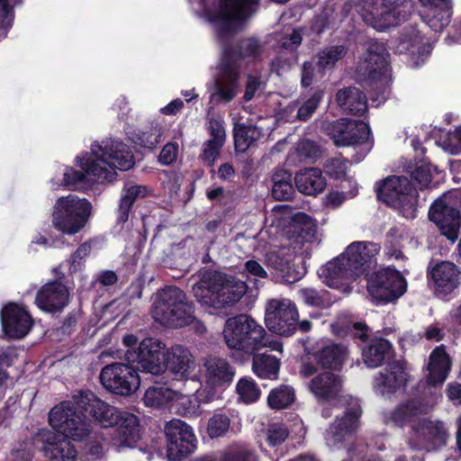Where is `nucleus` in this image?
<instances>
[{"label":"nucleus","instance_id":"nucleus-39","mask_svg":"<svg viewBox=\"0 0 461 461\" xmlns=\"http://www.w3.org/2000/svg\"><path fill=\"white\" fill-rule=\"evenodd\" d=\"M92 154L95 157V159L87 153L82 158L77 157V166L86 172V176H93V180L95 182L112 181L113 173L106 167L107 165L100 160V155L97 154L95 149H92Z\"/></svg>","mask_w":461,"mask_h":461},{"label":"nucleus","instance_id":"nucleus-40","mask_svg":"<svg viewBox=\"0 0 461 461\" xmlns=\"http://www.w3.org/2000/svg\"><path fill=\"white\" fill-rule=\"evenodd\" d=\"M253 356L252 370L254 374L259 378L264 379H276L279 373L280 360L267 353L263 354H249Z\"/></svg>","mask_w":461,"mask_h":461},{"label":"nucleus","instance_id":"nucleus-27","mask_svg":"<svg viewBox=\"0 0 461 461\" xmlns=\"http://www.w3.org/2000/svg\"><path fill=\"white\" fill-rule=\"evenodd\" d=\"M407 373L399 361H393L385 367L384 372H379L374 377L373 386L377 393L391 395L400 388L405 387Z\"/></svg>","mask_w":461,"mask_h":461},{"label":"nucleus","instance_id":"nucleus-13","mask_svg":"<svg viewBox=\"0 0 461 461\" xmlns=\"http://www.w3.org/2000/svg\"><path fill=\"white\" fill-rule=\"evenodd\" d=\"M164 432L168 461H182L196 449V437L186 422L173 419L166 423Z\"/></svg>","mask_w":461,"mask_h":461},{"label":"nucleus","instance_id":"nucleus-45","mask_svg":"<svg viewBox=\"0 0 461 461\" xmlns=\"http://www.w3.org/2000/svg\"><path fill=\"white\" fill-rule=\"evenodd\" d=\"M299 296L304 304L319 309H328L334 302L330 292L324 289L305 287L299 291Z\"/></svg>","mask_w":461,"mask_h":461},{"label":"nucleus","instance_id":"nucleus-22","mask_svg":"<svg viewBox=\"0 0 461 461\" xmlns=\"http://www.w3.org/2000/svg\"><path fill=\"white\" fill-rule=\"evenodd\" d=\"M1 323L6 338L21 339L32 330L34 321L23 306L9 303L1 311Z\"/></svg>","mask_w":461,"mask_h":461},{"label":"nucleus","instance_id":"nucleus-3","mask_svg":"<svg viewBox=\"0 0 461 461\" xmlns=\"http://www.w3.org/2000/svg\"><path fill=\"white\" fill-rule=\"evenodd\" d=\"M152 315L156 321L169 328L194 324L195 332L203 334L205 326L194 316V305L188 302L183 290L169 285L161 289L153 303Z\"/></svg>","mask_w":461,"mask_h":461},{"label":"nucleus","instance_id":"nucleus-38","mask_svg":"<svg viewBox=\"0 0 461 461\" xmlns=\"http://www.w3.org/2000/svg\"><path fill=\"white\" fill-rule=\"evenodd\" d=\"M420 2L431 8L427 21L431 29L436 32L441 31L449 23L452 8L450 0H420Z\"/></svg>","mask_w":461,"mask_h":461},{"label":"nucleus","instance_id":"nucleus-21","mask_svg":"<svg viewBox=\"0 0 461 461\" xmlns=\"http://www.w3.org/2000/svg\"><path fill=\"white\" fill-rule=\"evenodd\" d=\"M369 245L375 246L366 241H354L341 254L345 255L343 264L350 279L357 280V277L367 275L370 269L376 265L377 249L372 250L369 249Z\"/></svg>","mask_w":461,"mask_h":461},{"label":"nucleus","instance_id":"nucleus-50","mask_svg":"<svg viewBox=\"0 0 461 461\" xmlns=\"http://www.w3.org/2000/svg\"><path fill=\"white\" fill-rule=\"evenodd\" d=\"M155 385L149 386L144 394L143 401L147 406L161 407L173 399V392L168 387L160 385L155 382Z\"/></svg>","mask_w":461,"mask_h":461},{"label":"nucleus","instance_id":"nucleus-41","mask_svg":"<svg viewBox=\"0 0 461 461\" xmlns=\"http://www.w3.org/2000/svg\"><path fill=\"white\" fill-rule=\"evenodd\" d=\"M262 51L263 46L257 39L248 38L242 40L235 47L225 50L223 59L232 57V60L240 66L239 60L240 59H257L260 57Z\"/></svg>","mask_w":461,"mask_h":461},{"label":"nucleus","instance_id":"nucleus-61","mask_svg":"<svg viewBox=\"0 0 461 461\" xmlns=\"http://www.w3.org/2000/svg\"><path fill=\"white\" fill-rule=\"evenodd\" d=\"M208 131L212 137L209 140H214L217 143H221V145H224L226 133L221 117H211Z\"/></svg>","mask_w":461,"mask_h":461},{"label":"nucleus","instance_id":"nucleus-51","mask_svg":"<svg viewBox=\"0 0 461 461\" xmlns=\"http://www.w3.org/2000/svg\"><path fill=\"white\" fill-rule=\"evenodd\" d=\"M347 53V48L343 45H335L325 48L318 52L317 66L321 69L332 68L336 63Z\"/></svg>","mask_w":461,"mask_h":461},{"label":"nucleus","instance_id":"nucleus-63","mask_svg":"<svg viewBox=\"0 0 461 461\" xmlns=\"http://www.w3.org/2000/svg\"><path fill=\"white\" fill-rule=\"evenodd\" d=\"M86 179V174L84 170L78 171L73 167H68L64 173L63 185L70 189L77 185L84 183Z\"/></svg>","mask_w":461,"mask_h":461},{"label":"nucleus","instance_id":"nucleus-26","mask_svg":"<svg viewBox=\"0 0 461 461\" xmlns=\"http://www.w3.org/2000/svg\"><path fill=\"white\" fill-rule=\"evenodd\" d=\"M111 428L112 438L120 447L132 448L140 439V423L137 415L128 411H119Z\"/></svg>","mask_w":461,"mask_h":461},{"label":"nucleus","instance_id":"nucleus-53","mask_svg":"<svg viewBox=\"0 0 461 461\" xmlns=\"http://www.w3.org/2000/svg\"><path fill=\"white\" fill-rule=\"evenodd\" d=\"M236 390L240 399L246 403L255 402L260 397V390L252 378H240Z\"/></svg>","mask_w":461,"mask_h":461},{"label":"nucleus","instance_id":"nucleus-14","mask_svg":"<svg viewBox=\"0 0 461 461\" xmlns=\"http://www.w3.org/2000/svg\"><path fill=\"white\" fill-rule=\"evenodd\" d=\"M387 51L383 43L368 41L356 67L360 80L375 83L387 77Z\"/></svg>","mask_w":461,"mask_h":461},{"label":"nucleus","instance_id":"nucleus-36","mask_svg":"<svg viewBox=\"0 0 461 461\" xmlns=\"http://www.w3.org/2000/svg\"><path fill=\"white\" fill-rule=\"evenodd\" d=\"M362 358L366 366L375 368L384 365L393 354L391 342L384 338H374L362 348Z\"/></svg>","mask_w":461,"mask_h":461},{"label":"nucleus","instance_id":"nucleus-52","mask_svg":"<svg viewBox=\"0 0 461 461\" xmlns=\"http://www.w3.org/2000/svg\"><path fill=\"white\" fill-rule=\"evenodd\" d=\"M223 145L217 143L214 140H206L202 149V152L199 158L203 161L204 166L210 167L211 177L213 178L215 176L214 163L220 157L221 150Z\"/></svg>","mask_w":461,"mask_h":461},{"label":"nucleus","instance_id":"nucleus-58","mask_svg":"<svg viewBox=\"0 0 461 461\" xmlns=\"http://www.w3.org/2000/svg\"><path fill=\"white\" fill-rule=\"evenodd\" d=\"M355 321L347 317H338L337 320L330 324V330L334 336L339 339H348L352 330Z\"/></svg>","mask_w":461,"mask_h":461},{"label":"nucleus","instance_id":"nucleus-56","mask_svg":"<svg viewBox=\"0 0 461 461\" xmlns=\"http://www.w3.org/2000/svg\"><path fill=\"white\" fill-rule=\"evenodd\" d=\"M288 429L280 423L271 424L267 431L266 441L270 447L281 445L289 436Z\"/></svg>","mask_w":461,"mask_h":461},{"label":"nucleus","instance_id":"nucleus-12","mask_svg":"<svg viewBox=\"0 0 461 461\" xmlns=\"http://www.w3.org/2000/svg\"><path fill=\"white\" fill-rule=\"evenodd\" d=\"M399 5L395 0H357V12L365 23L377 31H384L397 25L402 17Z\"/></svg>","mask_w":461,"mask_h":461},{"label":"nucleus","instance_id":"nucleus-64","mask_svg":"<svg viewBox=\"0 0 461 461\" xmlns=\"http://www.w3.org/2000/svg\"><path fill=\"white\" fill-rule=\"evenodd\" d=\"M323 92L316 91L310 98H308L299 108L297 115H311L316 113L317 108L322 100Z\"/></svg>","mask_w":461,"mask_h":461},{"label":"nucleus","instance_id":"nucleus-59","mask_svg":"<svg viewBox=\"0 0 461 461\" xmlns=\"http://www.w3.org/2000/svg\"><path fill=\"white\" fill-rule=\"evenodd\" d=\"M17 0H0V28L6 30L14 20V7Z\"/></svg>","mask_w":461,"mask_h":461},{"label":"nucleus","instance_id":"nucleus-34","mask_svg":"<svg viewBox=\"0 0 461 461\" xmlns=\"http://www.w3.org/2000/svg\"><path fill=\"white\" fill-rule=\"evenodd\" d=\"M297 190L305 194L316 196L327 186V179L318 167H310L296 173L294 177Z\"/></svg>","mask_w":461,"mask_h":461},{"label":"nucleus","instance_id":"nucleus-31","mask_svg":"<svg viewBox=\"0 0 461 461\" xmlns=\"http://www.w3.org/2000/svg\"><path fill=\"white\" fill-rule=\"evenodd\" d=\"M344 258L345 255H339L329 261L319 268L318 275L329 287L347 292L349 291L350 277L343 264Z\"/></svg>","mask_w":461,"mask_h":461},{"label":"nucleus","instance_id":"nucleus-17","mask_svg":"<svg viewBox=\"0 0 461 461\" xmlns=\"http://www.w3.org/2000/svg\"><path fill=\"white\" fill-rule=\"evenodd\" d=\"M205 384L209 388L199 390L198 397L204 402H212L215 397V388L229 385L235 375V368L221 357H209L204 363Z\"/></svg>","mask_w":461,"mask_h":461},{"label":"nucleus","instance_id":"nucleus-11","mask_svg":"<svg viewBox=\"0 0 461 461\" xmlns=\"http://www.w3.org/2000/svg\"><path fill=\"white\" fill-rule=\"evenodd\" d=\"M306 355L312 362H304L301 366L300 373L304 377L312 376L317 373V366L321 369L341 371L349 351L347 346L340 343L330 342L310 350L305 347Z\"/></svg>","mask_w":461,"mask_h":461},{"label":"nucleus","instance_id":"nucleus-2","mask_svg":"<svg viewBox=\"0 0 461 461\" xmlns=\"http://www.w3.org/2000/svg\"><path fill=\"white\" fill-rule=\"evenodd\" d=\"M222 335L227 347L248 355L264 348L278 350L281 345L265 328L247 313H240L226 320Z\"/></svg>","mask_w":461,"mask_h":461},{"label":"nucleus","instance_id":"nucleus-5","mask_svg":"<svg viewBox=\"0 0 461 461\" xmlns=\"http://www.w3.org/2000/svg\"><path fill=\"white\" fill-rule=\"evenodd\" d=\"M377 200L406 219L418 216L419 193L408 176H389L375 183Z\"/></svg>","mask_w":461,"mask_h":461},{"label":"nucleus","instance_id":"nucleus-37","mask_svg":"<svg viewBox=\"0 0 461 461\" xmlns=\"http://www.w3.org/2000/svg\"><path fill=\"white\" fill-rule=\"evenodd\" d=\"M336 100L344 112L350 113L352 115H363L366 112V96L356 87L350 86L339 90Z\"/></svg>","mask_w":461,"mask_h":461},{"label":"nucleus","instance_id":"nucleus-29","mask_svg":"<svg viewBox=\"0 0 461 461\" xmlns=\"http://www.w3.org/2000/svg\"><path fill=\"white\" fill-rule=\"evenodd\" d=\"M295 256L290 250H274L266 254V265L286 282L294 283L301 279V274L294 263Z\"/></svg>","mask_w":461,"mask_h":461},{"label":"nucleus","instance_id":"nucleus-25","mask_svg":"<svg viewBox=\"0 0 461 461\" xmlns=\"http://www.w3.org/2000/svg\"><path fill=\"white\" fill-rule=\"evenodd\" d=\"M69 293L68 287L56 279L43 285L37 292L35 303L46 312H61L68 303Z\"/></svg>","mask_w":461,"mask_h":461},{"label":"nucleus","instance_id":"nucleus-7","mask_svg":"<svg viewBox=\"0 0 461 461\" xmlns=\"http://www.w3.org/2000/svg\"><path fill=\"white\" fill-rule=\"evenodd\" d=\"M92 203L86 198L68 194L57 199L52 212V226L67 235H75L87 224Z\"/></svg>","mask_w":461,"mask_h":461},{"label":"nucleus","instance_id":"nucleus-44","mask_svg":"<svg viewBox=\"0 0 461 461\" xmlns=\"http://www.w3.org/2000/svg\"><path fill=\"white\" fill-rule=\"evenodd\" d=\"M432 165L425 158L420 159L414 165H409L405 173L410 176V180L414 181L420 190L429 187L432 181Z\"/></svg>","mask_w":461,"mask_h":461},{"label":"nucleus","instance_id":"nucleus-30","mask_svg":"<svg viewBox=\"0 0 461 461\" xmlns=\"http://www.w3.org/2000/svg\"><path fill=\"white\" fill-rule=\"evenodd\" d=\"M452 361L445 345L436 347L430 353L427 366L426 381L429 385H441L447 379Z\"/></svg>","mask_w":461,"mask_h":461},{"label":"nucleus","instance_id":"nucleus-8","mask_svg":"<svg viewBox=\"0 0 461 461\" xmlns=\"http://www.w3.org/2000/svg\"><path fill=\"white\" fill-rule=\"evenodd\" d=\"M133 363L113 362L105 365L99 375L100 383L109 393L120 396L133 394L140 384L139 372H142L140 365Z\"/></svg>","mask_w":461,"mask_h":461},{"label":"nucleus","instance_id":"nucleus-10","mask_svg":"<svg viewBox=\"0 0 461 461\" xmlns=\"http://www.w3.org/2000/svg\"><path fill=\"white\" fill-rule=\"evenodd\" d=\"M407 281L395 268L384 267L375 271L367 278L369 294L377 302L393 303L407 291Z\"/></svg>","mask_w":461,"mask_h":461},{"label":"nucleus","instance_id":"nucleus-57","mask_svg":"<svg viewBox=\"0 0 461 461\" xmlns=\"http://www.w3.org/2000/svg\"><path fill=\"white\" fill-rule=\"evenodd\" d=\"M369 333L370 328L365 321H355L348 339H352L362 349L372 339Z\"/></svg>","mask_w":461,"mask_h":461},{"label":"nucleus","instance_id":"nucleus-6","mask_svg":"<svg viewBox=\"0 0 461 461\" xmlns=\"http://www.w3.org/2000/svg\"><path fill=\"white\" fill-rule=\"evenodd\" d=\"M49 422L59 435L77 442L88 440L93 431L91 420L86 418L76 395L73 401L55 405L49 412Z\"/></svg>","mask_w":461,"mask_h":461},{"label":"nucleus","instance_id":"nucleus-47","mask_svg":"<svg viewBox=\"0 0 461 461\" xmlns=\"http://www.w3.org/2000/svg\"><path fill=\"white\" fill-rule=\"evenodd\" d=\"M232 417L233 415L230 410L214 412L207 422L208 437L210 438L224 437L230 428Z\"/></svg>","mask_w":461,"mask_h":461},{"label":"nucleus","instance_id":"nucleus-35","mask_svg":"<svg viewBox=\"0 0 461 461\" xmlns=\"http://www.w3.org/2000/svg\"><path fill=\"white\" fill-rule=\"evenodd\" d=\"M413 429L433 448H439L447 444L448 432L442 421L422 419Z\"/></svg>","mask_w":461,"mask_h":461},{"label":"nucleus","instance_id":"nucleus-28","mask_svg":"<svg viewBox=\"0 0 461 461\" xmlns=\"http://www.w3.org/2000/svg\"><path fill=\"white\" fill-rule=\"evenodd\" d=\"M98 149L101 151L100 160L112 169L127 171L135 164L131 148L122 141L112 140L104 147L98 146Z\"/></svg>","mask_w":461,"mask_h":461},{"label":"nucleus","instance_id":"nucleus-32","mask_svg":"<svg viewBox=\"0 0 461 461\" xmlns=\"http://www.w3.org/2000/svg\"><path fill=\"white\" fill-rule=\"evenodd\" d=\"M42 450L51 461H77V451L68 438L51 433L46 438Z\"/></svg>","mask_w":461,"mask_h":461},{"label":"nucleus","instance_id":"nucleus-46","mask_svg":"<svg viewBox=\"0 0 461 461\" xmlns=\"http://www.w3.org/2000/svg\"><path fill=\"white\" fill-rule=\"evenodd\" d=\"M294 400V389L291 385L281 384L269 392L267 405L271 410H283L288 408Z\"/></svg>","mask_w":461,"mask_h":461},{"label":"nucleus","instance_id":"nucleus-48","mask_svg":"<svg viewBox=\"0 0 461 461\" xmlns=\"http://www.w3.org/2000/svg\"><path fill=\"white\" fill-rule=\"evenodd\" d=\"M233 138L237 152H245L257 140V129L252 125L234 122Z\"/></svg>","mask_w":461,"mask_h":461},{"label":"nucleus","instance_id":"nucleus-15","mask_svg":"<svg viewBox=\"0 0 461 461\" xmlns=\"http://www.w3.org/2000/svg\"><path fill=\"white\" fill-rule=\"evenodd\" d=\"M298 312L289 300L273 299L267 303L265 323L267 329L280 336L289 337L297 330Z\"/></svg>","mask_w":461,"mask_h":461},{"label":"nucleus","instance_id":"nucleus-19","mask_svg":"<svg viewBox=\"0 0 461 461\" xmlns=\"http://www.w3.org/2000/svg\"><path fill=\"white\" fill-rule=\"evenodd\" d=\"M430 221L434 222L440 233L451 242H455L461 227V215L458 209L449 205L444 196L437 198L428 212Z\"/></svg>","mask_w":461,"mask_h":461},{"label":"nucleus","instance_id":"nucleus-33","mask_svg":"<svg viewBox=\"0 0 461 461\" xmlns=\"http://www.w3.org/2000/svg\"><path fill=\"white\" fill-rule=\"evenodd\" d=\"M311 392L320 401L337 398L341 389V378L331 372H323L314 376L309 384Z\"/></svg>","mask_w":461,"mask_h":461},{"label":"nucleus","instance_id":"nucleus-16","mask_svg":"<svg viewBox=\"0 0 461 461\" xmlns=\"http://www.w3.org/2000/svg\"><path fill=\"white\" fill-rule=\"evenodd\" d=\"M219 9L214 13H209V20L214 23L219 34L232 33L235 32L236 21L247 17L251 5L257 0H218ZM210 0H203L207 5Z\"/></svg>","mask_w":461,"mask_h":461},{"label":"nucleus","instance_id":"nucleus-9","mask_svg":"<svg viewBox=\"0 0 461 461\" xmlns=\"http://www.w3.org/2000/svg\"><path fill=\"white\" fill-rule=\"evenodd\" d=\"M427 284L436 298L450 301L461 284V271L452 261L431 260L427 267Z\"/></svg>","mask_w":461,"mask_h":461},{"label":"nucleus","instance_id":"nucleus-24","mask_svg":"<svg viewBox=\"0 0 461 461\" xmlns=\"http://www.w3.org/2000/svg\"><path fill=\"white\" fill-rule=\"evenodd\" d=\"M362 415V409L359 403L356 402L346 408L343 416L332 423L327 433L326 440L329 445L338 446L342 444L347 438L356 433L359 425V419Z\"/></svg>","mask_w":461,"mask_h":461},{"label":"nucleus","instance_id":"nucleus-43","mask_svg":"<svg viewBox=\"0 0 461 461\" xmlns=\"http://www.w3.org/2000/svg\"><path fill=\"white\" fill-rule=\"evenodd\" d=\"M149 189L146 185H135L128 187L120 200L117 210V222L125 223L129 220L130 211L138 198L146 197Z\"/></svg>","mask_w":461,"mask_h":461},{"label":"nucleus","instance_id":"nucleus-55","mask_svg":"<svg viewBox=\"0 0 461 461\" xmlns=\"http://www.w3.org/2000/svg\"><path fill=\"white\" fill-rule=\"evenodd\" d=\"M295 153L300 162H314L321 157L320 147L311 140H303L297 144Z\"/></svg>","mask_w":461,"mask_h":461},{"label":"nucleus","instance_id":"nucleus-49","mask_svg":"<svg viewBox=\"0 0 461 461\" xmlns=\"http://www.w3.org/2000/svg\"><path fill=\"white\" fill-rule=\"evenodd\" d=\"M162 128L151 126L147 130H137L132 132V141L144 149H153L161 141Z\"/></svg>","mask_w":461,"mask_h":461},{"label":"nucleus","instance_id":"nucleus-54","mask_svg":"<svg viewBox=\"0 0 461 461\" xmlns=\"http://www.w3.org/2000/svg\"><path fill=\"white\" fill-rule=\"evenodd\" d=\"M254 450L246 446H231L221 455L219 461H257Z\"/></svg>","mask_w":461,"mask_h":461},{"label":"nucleus","instance_id":"nucleus-4","mask_svg":"<svg viewBox=\"0 0 461 461\" xmlns=\"http://www.w3.org/2000/svg\"><path fill=\"white\" fill-rule=\"evenodd\" d=\"M247 290L248 285L245 282L218 271L203 275L193 287L197 301L215 310L234 305Z\"/></svg>","mask_w":461,"mask_h":461},{"label":"nucleus","instance_id":"nucleus-62","mask_svg":"<svg viewBox=\"0 0 461 461\" xmlns=\"http://www.w3.org/2000/svg\"><path fill=\"white\" fill-rule=\"evenodd\" d=\"M178 144L176 142H167L161 149L158 156V162L164 166L172 165L176 162L178 155Z\"/></svg>","mask_w":461,"mask_h":461},{"label":"nucleus","instance_id":"nucleus-60","mask_svg":"<svg viewBox=\"0 0 461 461\" xmlns=\"http://www.w3.org/2000/svg\"><path fill=\"white\" fill-rule=\"evenodd\" d=\"M90 250L91 246L87 242H84L78 246L70 257L69 271L71 273H76L81 268L85 258L89 255Z\"/></svg>","mask_w":461,"mask_h":461},{"label":"nucleus","instance_id":"nucleus-23","mask_svg":"<svg viewBox=\"0 0 461 461\" xmlns=\"http://www.w3.org/2000/svg\"><path fill=\"white\" fill-rule=\"evenodd\" d=\"M78 400L79 407L86 413V418L92 419L95 423L103 428H110L120 411L114 406L105 402L98 398L90 391L80 392L76 395Z\"/></svg>","mask_w":461,"mask_h":461},{"label":"nucleus","instance_id":"nucleus-1","mask_svg":"<svg viewBox=\"0 0 461 461\" xmlns=\"http://www.w3.org/2000/svg\"><path fill=\"white\" fill-rule=\"evenodd\" d=\"M131 360L139 359L140 367L143 373L160 375L166 371L185 376L193 365L190 352L183 346L177 345L170 350L165 349V345L151 338L141 341L139 352L129 353Z\"/></svg>","mask_w":461,"mask_h":461},{"label":"nucleus","instance_id":"nucleus-18","mask_svg":"<svg viewBox=\"0 0 461 461\" xmlns=\"http://www.w3.org/2000/svg\"><path fill=\"white\" fill-rule=\"evenodd\" d=\"M371 134L369 125L363 121L340 117L328 127V135L336 147H348L365 143Z\"/></svg>","mask_w":461,"mask_h":461},{"label":"nucleus","instance_id":"nucleus-42","mask_svg":"<svg viewBox=\"0 0 461 461\" xmlns=\"http://www.w3.org/2000/svg\"><path fill=\"white\" fill-rule=\"evenodd\" d=\"M272 196L276 201H287L293 198L294 187L293 175L287 170L280 169L272 176Z\"/></svg>","mask_w":461,"mask_h":461},{"label":"nucleus","instance_id":"nucleus-20","mask_svg":"<svg viewBox=\"0 0 461 461\" xmlns=\"http://www.w3.org/2000/svg\"><path fill=\"white\" fill-rule=\"evenodd\" d=\"M240 76V66L232 60V57L222 59L221 71L214 79L211 95L212 102L215 104L230 102L239 92Z\"/></svg>","mask_w":461,"mask_h":461}]
</instances>
